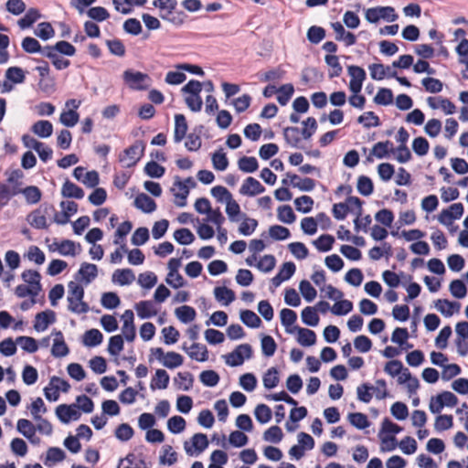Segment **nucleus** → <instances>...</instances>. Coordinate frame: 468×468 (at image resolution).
I'll list each match as a JSON object with an SVG mask.
<instances>
[{"label": "nucleus", "mask_w": 468, "mask_h": 468, "mask_svg": "<svg viewBox=\"0 0 468 468\" xmlns=\"http://www.w3.org/2000/svg\"><path fill=\"white\" fill-rule=\"evenodd\" d=\"M41 290V283L35 282V287L33 288L26 284H19L18 286H16L15 293L19 298H24L27 296H31L34 298L39 294Z\"/></svg>", "instance_id": "29"}, {"label": "nucleus", "mask_w": 468, "mask_h": 468, "mask_svg": "<svg viewBox=\"0 0 468 468\" xmlns=\"http://www.w3.org/2000/svg\"><path fill=\"white\" fill-rule=\"evenodd\" d=\"M295 264L292 261L284 262L278 273L271 279V284L276 288L284 281L289 280L295 272Z\"/></svg>", "instance_id": "13"}, {"label": "nucleus", "mask_w": 468, "mask_h": 468, "mask_svg": "<svg viewBox=\"0 0 468 468\" xmlns=\"http://www.w3.org/2000/svg\"><path fill=\"white\" fill-rule=\"evenodd\" d=\"M145 174L153 178H160L164 176L165 169L154 161L148 162L144 166Z\"/></svg>", "instance_id": "62"}, {"label": "nucleus", "mask_w": 468, "mask_h": 468, "mask_svg": "<svg viewBox=\"0 0 468 468\" xmlns=\"http://www.w3.org/2000/svg\"><path fill=\"white\" fill-rule=\"evenodd\" d=\"M283 433L282 429L275 425L270 427L267 431H264L263 439L266 441H270L272 443H278L282 440Z\"/></svg>", "instance_id": "60"}, {"label": "nucleus", "mask_w": 468, "mask_h": 468, "mask_svg": "<svg viewBox=\"0 0 468 468\" xmlns=\"http://www.w3.org/2000/svg\"><path fill=\"white\" fill-rule=\"evenodd\" d=\"M294 92V88L292 84H284L282 85L278 89V96L277 101L282 105L284 106L288 103L290 99L292 98V94Z\"/></svg>", "instance_id": "50"}, {"label": "nucleus", "mask_w": 468, "mask_h": 468, "mask_svg": "<svg viewBox=\"0 0 468 468\" xmlns=\"http://www.w3.org/2000/svg\"><path fill=\"white\" fill-rule=\"evenodd\" d=\"M188 356H190V358L195 359L197 361L205 362L208 359V351L206 346L198 343H194L190 346Z\"/></svg>", "instance_id": "31"}, {"label": "nucleus", "mask_w": 468, "mask_h": 468, "mask_svg": "<svg viewBox=\"0 0 468 468\" xmlns=\"http://www.w3.org/2000/svg\"><path fill=\"white\" fill-rule=\"evenodd\" d=\"M392 146L393 144L388 140L378 142L373 146L371 154L378 159L385 158L391 153L390 148H392Z\"/></svg>", "instance_id": "43"}, {"label": "nucleus", "mask_w": 468, "mask_h": 468, "mask_svg": "<svg viewBox=\"0 0 468 468\" xmlns=\"http://www.w3.org/2000/svg\"><path fill=\"white\" fill-rule=\"evenodd\" d=\"M16 429L27 439L34 438V433H36V427L27 419L18 420Z\"/></svg>", "instance_id": "48"}, {"label": "nucleus", "mask_w": 468, "mask_h": 468, "mask_svg": "<svg viewBox=\"0 0 468 468\" xmlns=\"http://www.w3.org/2000/svg\"><path fill=\"white\" fill-rule=\"evenodd\" d=\"M243 218L244 220L239 227V232L243 236H250L258 227V221L255 218H247L245 214L243 215Z\"/></svg>", "instance_id": "59"}, {"label": "nucleus", "mask_w": 468, "mask_h": 468, "mask_svg": "<svg viewBox=\"0 0 468 468\" xmlns=\"http://www.w3.org/2000/svg\"><path fill=\"white\" fill-rule=\"evenodd\" d=\"M357 122L363 124L366 128L377 127L380 125L378 116H377L373 112H367L363 115L359 116Z\"/></svg>", "instance_id": "61"}, {"label": "nucleus", "mask_w": 468, "mask_h": 468, "mask_svg": "<svg viewBox=\"0 0 468 468\" xmlns=\"http://www.w3.org/2000/svg\"><path fill=\"white\" fill-rule=\"evenodd\" d=\"M134 279V273L131 269H118L112 274V282L122 286L131 284Z\"/></svg>", "instance_id": "20"}, {"label": "nucleus", "mask_w": 468, "mask_h": 468, "mask_svg": "<svg viewBox=\"0 0 468 468\" xmlns=\"http://www.w3.org/2000/svg\"><path fill=\"white\" fill-rule=\"evenodd\" d=\"M304 127L300 131L298 127L291 126L283 129V137L285 142L294 148H300L301 143L300 133L303 138L309 140L317 130V122L314 117H308L303 122Z\"/></svg>", "instance_id": "1"}, {"label": "nucleus", "mask_w": 468, "mask_h": 468, "mask_svg": "<svg viewBox=\"0 0 468 468\" xmlns=\"http://www.w3.org/2000/svg\"><path fill=\"white\" fill-rule=\"evenodd\" d=\"M56 320V314L54 311L47 310L37 314L34 322V329L37 332L45 331L49 324H53Z\"/></svg>", "instance_id": "11"}, {"label": "nucleus", "mask_w": 468, "mask_h": 468, "mask_svg": "<svg viewBox=\"0 0 468 468\" xmlns=\"http://www.w3.org/2000/svg\"><path fill=\"white\" fill-rule=\"evenodd\" d=\"M169 380V375L165 369H157L154 377L152 378L150 387L152 389H165L167 388Z\"/></svg>", "instance_id": "28"}, {"label": "nucleus", "mask_w": 468, "mask_h": 468, "mask_svg": "<svg viewBox=\"0 0 468 468\" xmlns=\"http://www.w3.org/2000/svg\"><path fill=\"white\" fill-rule=\"evenodd\" d=\"M54 343L51 348V354L55 357H63L69 353V349L64 341L63 334L60 331L55 332Z\"/></svg>", "instance_id": "15"}, {"label": "nucleus", "mask_w": 468, "mask_h": 468, "mask_svg": "<svg viewBox=\"0 0 468 468\" xmlns=\"http://www.w3.org/2000/svg\"><path fill=\"white\" fill-rule=\"evenodd\" d=\"M346 204H348V207L349 208L351 209V211H353L356 218V219L354 220V224H355V229L356 231H359L360 230V217L362 216V200L360 198H358L357 197H348L346 198Z\"/></svg>", "instance_id": "19"}, {"label": "nucleus", "mask_w": 468, "mask_h": 468, "mask_svg": "<svg viewBox=\"0 0 468 468\" xmlns=\"http://www.w3.org/2000/svg\"><path fill=\"white\" fill-rule=\"evenodd\" d=\"M5 77L14 84L23 83L26 80L25 71L19 67H10L5 70Z\"/></svg>", "instance_id": "38"}, {"label": "nucleus", "mask_w": 468, "mask_h": 468, "mask_svg": "<svg viewBox=\"0 0 468 468\" xmlns=\"http://www.w3.org/2000/svg\"><path fill=\"white\" fill-rule=\"evenodd\" d=\"M254 415L260 423L265 424L271 420L272 412L271 408L266 404H259L254 410Z\"/></svg>", "instance_id": "41"}, {"label": "nucleus", "mask_w": 468, "mask_h": 468, "mask_svg": "<svg viewBox=\"0 0 468 468\" xmlns=\"http://www.w3.org/2000/svg\"><path fill=\"white\" fill-rule=\"evenodd\" d=\"M123 349V338L121 335H113L109 340L108 352L111 356H118Z\"/></svg>", "instance_id": "63"}, {"label": "nucleus", "mask_w": 468, "mask_h": 468, "mask_svg": "<svg viewBox=\"0 0 468 468\" xmlns=\"http://www.w3.org/2000/svg\"><path fill=\"white\" fill-rule=\"evenodd\" d=\"M252 356V348L249 344L238 346L232 352L225 355V362L230 367H238L243 364L245 358L250 359Z\"/></svg>", "instance_id": "4"}, {"label": "nucleus", "mask_w": 468, "mask_h": 468, "mask_svg": "<svg viewBox=\"0 0 468 468\" xmlns=\"http://www.w3.org/2000/svg\"><path fill=\"white\" fill-rule=\"evenodd\" d=\"M184 362L183 356L174 351L167 352L163 359V366L167 368H176L180 367Z\"/></svg>", "instance_id": "45"}, {"label": "nucleus", "mask_w": 468, "mask_h": 468, "mask_svg": "<svg viewBox=\"0 0 468 468\" xmlns=\"http://www.w3.org/2000/svg\"><path fill=\"white\" fill-rule=\"evenodd\" d=\"M174 186L177 187L179 190V192L174 193V196L177 199L175 202L176 205L180 207H185L186 205V197L189 194L188 186L180 180L179 176L176 177Z\"/></svg>", "instance_id": "25"}, {"label": "nucleus", "mask_w": 468, "mask_h": 468, "mask_svg": "<svg viewBox=\"0 0 468 468\" xmlns=\"http://www.w3.org/2000/svg\"><path fill=\"white\" fill-rule=\"evenodd\" d=\"M103 339V335L98 329H90L83 335V345L86 346H99Z\"/></svg>", "instance_id": "32"}, {"label": "nucleus", "mask_w": 468, "mask_h": 468, "mask_svg": "<svg viewBox=\"0 0 468 468\" xmlns=\"http://www.w3.org/2000/svg\"><path fill=\"white\" fill-rule=\"evenodd\" d=\"M49 211H55L54 206L43 204L39 208H37L30 212L27 217V220L28 224L34 229H48V224L47 221L46 215L49 214Z\"/></svg>", "instance_id": "3"}, {"label": "nucleus", "mask_w": 468, "mask_h": 468, "mask_svg": "<svg viewBox=\"0 0 468 468\" xmlns=\"http://www.w3.org/2000/svg\"><path fill=\"white\" fill-rule=\"evenodd\" d=\"M393 101V92L390 89L380 88L374 97V102L378 105H388Z\"/></svg>", "instance_id": "51"}, {"label": "nucleus", "mask_w": 468, "mask_h": 468, "mask_svg": "<svg viewBox=\"0 0 468 468\" xmlns=\"http://www.w3.org/2000/svg\"><path fill=\"white\" fill-rule=\"evenodd\" d=\"M240 320L243 324L250 328H258L261 324V318L250 310H244L240 312Z\"/></svg>", "instance_id": "37"}, {"label": "nucleus", "mask_w": 468, "mask_h": 468, "mask_svg": "<svg viewBox=\"0 0 468 468\" xmlns=\"http://www.w3.org/2000/svg\"><path fill=\"white\" fill-rule=\"evenodd\" d=\"M238 166L244 173H253L259 168V163L253 156H242L238 161Z\"/></svg>", "instance_id": "33"}, {"label": "nucleus", "mask_w": 468, "mask_h": 468, "mask_svg": "<svg viewBox=\"0 0 468 468\" xmlns=\"http://www.w3.org/2000/svg\"><path fill=\"white\" fill-rule=\"evenodd\" d=\"M348 420L351 425L359 430H364L370 426L367 416L361 412L349 413Z\"/></svg>", "instance_id": "40"}, {"label": "nucleus", "mask_w": 468, "mask_h": 468, "mask_svg": "<svg viewBox=\"0 0 468 468\" xmlns=\"http://www.w3.org/2000/svg\"><path fill=\"white\" fill-rule=\"evenodd\" d=\"M175 314L177 319L184 324L192 322L197 315L196 310L189 305L177 307Z\"/></svg>", "instance_id": "30"}, {"label": "nucleus", "mask_w": 468, "mask_h": 468, "mask_svg": "<svg viewBox=\"0 0 468 468\" xmlns=\"http://www.w3.org/2000/svg\"><path fill=\"white\" fill-rule=\"evenodd\" d=\"M167 428L172 433H180L186 428V420L181 416H173L167 421Z\"/></svg>", "instance_id": "64"}, {"label": "nucleus", "mask_w": 468, "mask_h": 468, "mask_svg": "<svg viewBox=\"0 0 468 468\" xmlns=\"http://www.w3.org/2000/svg\"><path fill=\"white\" fill-rule=\"evenodd\" d=\"M61 195L64 197L81 199L84 197V191L76 184L69 180H66L61 188Z\"/></svg>", "instance_id": "22"}, {"label": "nucleus", "mask_w": 468, "mask_h": 468, "mask_svg": "<svg viewBox=\"0 0 468 468\" xmlns=\"http://www.w3.org/2000/svg\"><path fill=\"white\" fill-rule=\"evenodd\" d=\"M299 290L304 300L308 303L314 301L317 295L316 290L307 280H303L300 282Z\"/></svg>", "instance_id": "54"}, {"label": "nucleus", "mask_w": 468, "mask_h": 468, "mask_svg": "<svg viewBox=\"0 0 468 468\" xmlns=\"http://www.w3.org/2000/svg\"><path fill=\"white\" fill-rule=\"evenodd\" d=\"M56 415L62 423H69L70 420H78L80 418V412L77 410V405L61 404L56 408Z\"/></svg>", "instance_id": "8"}, {"label": "nucleus", "mask_w": 468, "mask_h": 468, "mask_svg": "<svg viewBox=\"0 0 468 468\" xmlns=\"http://www.w3.org/2000/svg\"><path fill=\"white\" fill-rule=\"evenodd\" d=\"M301 316L303 323L306 325L316 326L319 323V315L314 307L307 306L303 309Z\"/></svg>", "instance_id": "46"}, {"label": "nucleus", "mask_w": 468, "mask_h": 468, "mask_svg": "<svg viewBox=\"0 0 468 468\" xmlns=\"http://www.w3.org/2000/svg\"><path fill=\"white\" fill-rule=\"evenodd\" d=\"M325 63L332 69L329 72V78L339 77L342 73L343 68L339 63L338 57L335 55H326L324 57Z\"/></svg>", "instance_id": "49"}, {"label": "nucleus", "mask_w": 468, "mask_h": 468, "mask_svg": "<svg viewBox=\"0 0 468 468\" xmlns=\"http://www.w3.org/2000/svg\"><path fill=\"white\" fill-rule=\"evenodd\" d=\"M265 191V187L254 177H247L239 188L243 196L254 197Z\"/></svg>", "instance_id": "10"}, {"label": "nucleus", "mask_w": 468, "mask_h": 468, "mask_svg": "<svg viewBox=\"0 0 468 468\" xmlns=\"http://www.w3.org/2000/svg\"><path fill=\"white\" fill-rule=\"evenodd\" d=\"M53 246L56 247L58 253L62 256H75L76 255V243L70 239H64L61 242H54Z\"/></svg>", "instance_id": "34"}, {"label": "nucleus", "mask_w": 468, "mask_h": 468, "mask_svg": "<svg viewBox=\"0 0 468 468\" xmlns=\"http://www.w3.org/2000/svg\"><path fill=\"white\" fill-rule=\"evenodd\" d=\"M135 309L141 319H147L157 314V310L152 301H141L136 303Z\"/></svg>", "instance_id": "21"}, {"label": "nucleus", "mask_w": 468, "mask_h": 468, "mask_svg": "<svg viewBox=\"0 0 468 468\" xmlns=\"http://www.w3.org/2000/svg\"><path fill=\"white\" fill-rule=\"evenodd\" d=\"M23 196L27 204L34 205L40 201L42 197L41 190L35 186H30L23 188Z\"/></svg>", "instance_id": "35"}, {"label": "nucleus", "mask_w": 468, "mask_h": 468, "mask_svg": "<svg viewBox=\"0 0 468 468\" xmlns=\"http://www.w3.org/2000/svg\"><path fill=\"white\" fill-rule=\"evenodd\" d=\"M357 191L362 196H369L373 193L374 186L372 180L366 176H360L357 179Z\"/></svg>", "instance_id": "52"}, {"label": "nucleus", "mask_w": 468, "mask_h": 468, "mask_svg": "<svg viewBox=\"0 0 468 468\" xmlns=\"http://www.w3.org/2000/svg\"><path fill=\"white\" fill-rule=\"evenodd\" d=\"M277 217L281 222L285 224H292L295 221L296 216L289 205L280 206L277 209Z\"/></svg>", "instance_id": "39"}, {"label": "nucleus", "mask_w": 468, "mask_h": 468, "mask_svg": "<svg viewBox=\"0 0 468 468\" xmlns=\"http://www.w3.org/2000/svg\"><path fill=\"white\" fill-rule=\"evenodd\" d=\"M174 381L178 389L187 391L193 387L194 377L190 372H178Z\"/></svg>", "instance_id": "27"}, {"label": "nucleus", "mask_w": 468, "mask_h": 468, "mask_svg": "<svg viewBox=\"0 0 468 468\" xmlns=\"http://www.w3.org/2000/svg\"><path fill=\"white\" fill-rule=\"evenodd\" d=\"M366 19L369 23H377L379 19L394 22L398 18L395 9L391 6L371 7L366 11Z\"/></svg>", "instance_id": "5"}, {"label": "nucleus", "mask_w": 468, "mask_h": 468, "mask_svg": "<svg viewBox=\"0 0 468 468\" xmlns=\"http://www.w3.org/2000/svg\"><path fill=\"white\" fill-rule=\"evenodd\" d=\"M199 379L207 387H215L219 382V375L214 370H205L199 375Z\"/></svg>", "instance_id": "53"}, {"label": "nucleus", "mask_w": 468, "mask_h": 468, "mask_svg": "<svg viewBox=\"0 0 468 468\" xmlns=\"http://www.w3.org/2000/svg\"><path fill=\"white\" fill-rule=\"evenodd\" d=\"M174 239L181 245H189L195 240V236L190 229L182 228L174 232Z\"/></svg>", "instance_id": "47"}, {"label": "nucleus", "mask_w": 468, "mask_h": 468, "mask_svg": "<svg viewBox=\"0 0 468 468\" xmlns=\"http://www.w3.org/2000/svg\"><path fill=\"white\" fill-rule=\"evenodd\" d=\"M98 275V268L95 264L83 262L78 271L75 279L80 280L85 284L90 283Z\"/></svg>", "instance_id": "12"}, {"label": "nucleus", "mask_w": 468, "mask_h": 468, "mask_svg": "<svg viewBox=\"0 0 468 468\" xmlns=\"http://www.w3.org/2000/svg\"><path fill=\"white\" fill-rule=\"evenodd\" d=\"M40 17V13L36 8H30L27 10L26 15L18 20V26L24 29L30 27L38 18Z\"/></svg>", "instance_id": "44"}, {"label": "nucleus", "mask_w": 468, "mask_h": 468, "mask_svg": "<svg viewBox=\"0 0 468 468\" xmlns=\"http://www.w3.org/2000/svg\"><path fill=\"white\" fill-rule=\"evenodd\" d=\"M298 334L297 341L303 346H314L316 342V335L313 330L294 326Z\"/></svg>", "instance_id": "18"}, {"label": "nucleus", "mask_w": 468, "mask_h": 468, "mask_svg": "<svg viewBox=\"0 0 468 468\" xmlns=\"http://www.w3.org/2000/svg\"><path fill=\"white\" fill-rule=\"evenodd\" d=\"M213 167L218 171H224L229 166V160L226 154L222 150L217 151L212 154L211 157Z\"/></svg>", "instance_id": "57"}, {"label": "nucleus", "mask_w": 468, "mask_h": 468, "mask_svg": "<svg viewBox=\"0 0 468 468\" xmlns=\"http://www.w3.org/2000/svg\"><path fill=\"white\" fill-rule=\"evenodd\" d=\"M16 342L21 346L23 350L28 353H35L38 349L36 339L31 336H18Z\"/></svg>", "instance_id": "58"}, {"label": "nucleus", "mask_w": 468, "mask_h": 468, "mask_svg": "<svg viewBox=\"0 0 468 468\" xmlns=\"http://www.w3.org/2000/svg\"><path fill=\"white\" fill-rule=\"evenodd\" d=\"M347 71L351 80L349 81V89L353 93L360 92L363 82L366 80L367 74L363 68L351 65L348 66Z\"/></svg>", "instance_id": "7"}, {"label": "nucleus", "mask_w": 468, "mask_h": 468, "mask_svg": "<svg viewBox=\"0 0 468 468\" xmlns=\"http://www.w3.org/2000/svg\"><path fill=\"white\" fill-rule=\"evenodd\" d=\"M80 119L79 113L74 110H68L61 112L59 121L66 127L75 126Z\"/></svg>", "instance_id": "56"}, {"label": "nucleus", "mask_w": 468, "mask_h": 468, "mask_svg": "<svg viewBox=\"0 0 468 468\" xmlns=\"http://www.w3.org/2000/svg\"><path fill=\"white\" fill-rule=\"evenodd\" d=\"M214 296L216 300L223 305H229L236 299L235 292L225 286L216 287L214 289Z\"/></svg>", "instance_id": "24"}, {"label": "nucleus", "mask_w": 468, "mask_h": 468, "mask_svg": "<svg viewBox=\"0 0 468 468\" xmlns=\"http://www.w3.org/2000/svg\"><path fill=\"white\" fill-rule=\"evenodd\" d=\"M192 444L190 445L187 441L184 443V449L188 455H193V448L198 452H202L208 446V440L204 433H196L191 438Z\"/></svg>", "instance_id": "9"}, {"label": "nucleus", "mask_w": 468, "mask_h": 468, "mask_svg": "<svg viewBox=\"0 0 468 468\" xmlns=\"http://www.w3.org/2000/svg\"><path fill=\"white\" fill-rule=\"evenodd\" d=\"M435 308L444 316L450 317L454 313H458L461 303L458 302H451L447 299H438L435 303Z\"/></svg>", "instance_id": "14"}, {"label": "nucleus", "mask_w": 468, "mask_h": 468, "mask_svg": "<svg viewBox=\"0 0 468 468\" xmlns=\"http://www.w3.org/2000/svg\"><path fill=\"white\" fill-rule=\"evenodd\" d=\"M31 131L41 138H48L53 133V125L49 121L40 120L32 125Z\"/></svg>", "instance_id": "23"}, {"label": "nucleus", "mask_w": 468, "mask_h": 468, "mask_svg": "<svg viewBox=\"0 0 468 468\" xmlns=\"http://www.w3.org/2000/svg\"><path fill=\"white\" fill-rule=\"evenodd\" d=\"M101 303L106 309H114L120 305L121 300L117 293L109 292L101 295Z\"/></svg>", "instance_id": "55"}, {"label": "nucleus", "mask_w": 468, "mask_h": 468, "mask_svg": "<svg viewBox=\"0 0 468 468\" xmlns=\"http://www.w3.org/2000/svg\"><path fill=\"white\" fill-rule=\"evenodd\" d=\"M134 207L144 213H152L156 209V204L153 198L144 193L136 196Z\"/></svg>", "instance_id": "16"}, {"label": "nucleus", "mask_w": 468, "mask_h": 468, "mask_svg": "<svg viewBox=\"0 0 468 468\" xmlns=\"http://www.w3.org/2000/svg\"><path fill=\"white\" fill-rule=\"evenodd\" d=\"M334 242L335 238L332 235L323 234L313 244L319 251L326 252L332 249Z\"/></svg>", "instance_id": "42"}, {"label": "nucleus", "mask_w": 468, "mask_h": 468, "mask_svg": "<svg viewBox=\"0 0 468 468\" xmlns=\"http://www.w3.org/2000/svg\"><path fill=\"white\" fill-rule=\"evenodd\" d=\"M149 80V76L140 71L126 69L123 72V80L132 90H144L148 88L145 81Z\"/></svg>", "instance_id": "6"}, {"label": "nucleus", "mask_w": 468, "mask_h": 468, "mask_svg": "<svg viewBox=\"0 0 468 468\" xmlns=\"http://www.w3.org/2000/svg\"><path fill=\"white\" fill-rule=\"evenodd\" d=\"M278 375L279 372L276 367H272L269 368L262 378L264 388L267 389L274 388L280 381Z\"/></svg>", "instance_id": "36"}, {"label": "nucleus", "mask_w": 468, "mask_h": 468, "mask_svg": "<svg viewBox=\"0 0 468 468\" xmlns=\"http://www.w3.org/2000/svg\"><path fill=\"white\" fill-rule=\"evenodd\" d=\"M144 152V144L142 141H137L120 154L119 162L123 167H132L141 159Z\"/></svg>", "instance_id": "2"}, {"label": "nucleus", "mask_w": 468, "mask_h": 468, "mask_svg": "<svg viewBox=\"0 0 468 468\" xmlns=\"http://www.w3.org/2000/svg\"><path fill=\"white\" fill-rule=\"evenodd\" d=\"M281 323L286 328L288 334H293L295 332L294 327L291 326L296 322L297 314L294 311L284 308L281 311Z\"/></svg>", "instance_id": "26"}, {"label": "nucleus", "mask_w": 468, "mask_h": 468, "mask_svg": "<svg viewBox=\"0 0 468 468\" xmlns=\"http://www.w3.org/2000/svg\"><path fill=\"white\" fill-rule=\"evenodd\" d=\"M187 132V122L186 117L183 114H176L175 115V132H174V141L175 143H180L186 134Z\"/></svg>", "instance_id": "17"}]
</instances>
